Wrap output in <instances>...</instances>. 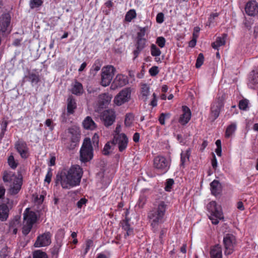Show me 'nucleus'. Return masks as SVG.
I'll return each instance as SVG.
<instances>
[{
    "mask_svg": "<svg viewBox=\"0 0 258 258\" xmlns=\"http://www.w3.org/2000/svg\"><path fill=\"white\" fill-rule=\"evenodd\" d=\"M88 200L85 198H81L77 203L78 208L81 209L83 205H86Z\"/></svg>",
    "mask_w": 258,
    "mask_h": 258,
    "instance_id": "nucleus-56",
    "label": "nucleus"
},
{
    "mask_svg": "<svg viewBox=\"0 0 258 258\" xmlns=\"http://www.w3.org/2000/svg\"><path fill=\"white\" fill-rule=\"evenodd\" d=\"M7 163L10 167L13 170L16 169L19 164L18 160L15 159L12 153L8 156Z\"/></svg>",
    "mask_w": 258,
    "mask_h": 258,
    "instance_id": "nucleus-33",
    "label": "nucleus"
},
{
    "mask_svg": "<svg viewBox=\"0 0 258 258\" xmlns=\"http://www.w3.org/2000/svg\"><path fill=\"white\" fill-rule=\"evenodd\" d=\"M33 256V258H48L46 253L40 250H37L34 251Z\"/></svg>",
    "mask_w": 258,
    "mask_h": 258,
    "instance_id": "nucleus-42",
    "label": "nucleus"
},
{
    "mask_svg": "<svg viewBox=\"0 0 258 258\" xmlns=\"http://www.w3.org/2000/svg\"><path fill=\"white\" fill-rule=\"evenodd\" d=\"M45 124L49 127L50 131H52L54 129V125H53L52 121L51 119H47L45 120Z\"/></svg>",
    "mask_w": 258,
    "mask_h": 258,
    "instance_id": "nucleus-59",
    "label": "nucleus"
},
{
    "mask_svg": "<svg viewBox=\"0 0 258 258\" xmlns=\"http://www.w3.org/2000/svg\"><path fill=\"white\" fill-rule=\"evenodd\" d=\"M170 162L164 156H158L154 159V167L162 175L166 173L169 169Z\"/></svg>",
    "mask_w": 258,
    "mask_h": 258,
    "instance_id": "nucleus-6",
    "label": "nucleus"
},
{
    "mask_svg": "<svg viewBox=\"0 0 258 258\" xmlns=\"http://www.w3.org/2000/svg\"><path fill=\"white\" fill-rule=\"evenodd\" d=\"M166 232L167 229L165 228L162 229L160 232L159 240L162 244L163 243V238L164 237Z\"/></svg>",
    "mask_w": 258,
    "mask_h": 258,
    "instance_id": "nucleus-57",
    "label": "nucleus"
},
{
    "mask_svg": "<svg viewBox=\"0 0 258 258\" xmlns=\"http://www.w3.org/2000/svg\"><path fill=\"white\" fill-rule=\"evenodd\" d=\"M164 21V14L162 13H159L156 16V22L161 24Z\"/></svg>",
    "mask_w": 258,
    "mask_h": 258,
    "instance_id": "nucleus-58",
    "label": "nucleus"
},
{
    "mask_svg": "<svg viewBox=\"0 0 258 258\" xmlns=\"http://www.w3.org/2000/svg\"><path fill=\"white\" fill-rule=\"evenodd\" d=\"M190 153L189 149H188V150H187L186 151V153L185 154H184L183 153H181V154H180V161H181L180 166L184 167V163L185 162V158H187L188 159L190 156Z\"/></svg>",
    "mask_w": 258,
    "mask_h": 258,
    "instance_id": "nucleus-41",
    "label": "nucleus"
},
{
    "mask_svg": "<svg viewBox=\"0 0 258 258\" xmlns=\"http://www.w3.org/2000/svg\"><path fill=\"white\" fill-rule=\"evenodd\" d=\"M128 83L127 77L122 75H118L114 79V90L115 88L121 87Z\"/></svg>",
    "mask_w": 258,
    "mask_h": 258,
    "instance_id": "nucleus-23",
    "label": "nucleus"
},
{
    "mask_svg": "<svg viewBox=\"0 0 258 258\" xmlns=\"http://www.w3.org/2000/svg\"><path fill=\"white\" fill-rule=\"evenodd\" d=\"M141 94L142 99L146 101L147 99L148 96L149 94V86L147 84H142L141 85Z\"/></svg>",
    "mask_w": 258,
    "mask_h": 258,
    "instance_id": "nucleus-34",
    "label": "nucleus"
},
{
    "mask_svg": "<svg viewBox=\"0 0 258 258\" xmlns=\"http://www.w3.org/2000/svg\"><path fill=\"white\" fill-rule=\"evenodd\" d=\"M165 115L164 113H162L160 114V116L159 117V121L161 125L165 124Z\"/></svg>",
    "mask_w": 258,
    "mask_h": 258,
    "instance_id": "nucleus-60",
    "label": "nucleus"
},
{
    "mask_svg": "<svg viewBox=\"0 0 258 258\" xmlns=\"http://www.w3.org/2000/svg\"><path fill=\"white\" fill-rule=\"evenodd\" d=\"M8 254L6 249H2L0 251V258H6Z\"/></svg>",
    "mask_w": 258,
    "mask_h": 258,
    "instance_id": "nucleus-64",
    "label": "nucleus"
},
{
    "mask_svg": "<svg viewBox=\"0 0 258 258\" xmlns=\"http://www.w3.org/2000/svg\"><path fill=\"white\" fill-rule=\"evenodd\" d=\"M69 133L71 135L70 138V142H71L70 149L76 146L77 144L79 142L80 135L77 133L73 128L69 129Z\"/></svg>",
    "mask_w": 258,
    "mask_h": 258,
    "instance_id": "nucleus-25",
    "label": "nucleus"
},
{
    "mask_svg": "<svg viewBox=\"0 0 258 258\" xmlns=\"http://www.w3.org/2000/svg\"><path fill=\"white\" fill-rule=\"evenodd\" d=\"M149 72L151 76H156L159 72L158 67L157 66L152 67L150 69Z\"/></svg>",
    "mask_w": 258,
    "mask_h": 258,
    "instance_id": "nucleus-52",
    "label": "nucleus"
},
{
    "mask_svg": "<svg viewBox=\"0 0 258 258\" xmlns=\"http://www.w3.org/2000/svg\"><path fill=\"white\" fill-rule=\"evenodd\" d=\"M92 141L93 143V144L95 148H97V149H99V137L97 133H95L93 135Z\"/></svg>",
    "mask_w": 258,
    "mask_h": 258,
    "instance_id": "nucleus-49",
    "label": "nucleus"
},
{
    "mask_svg": "<svg viewBox=\"0 0 258 258\" xmlns=\"http://www.w3.org/2000/svg\"><path fill=\"white\" fill-rule=\"evenodd\" d=\"M182 114L180 115L178 122L182 125L188 122L191 118V111L190 109L186 105L182 106Z\"/></svg>",
    "mask_w": 258,
    "mask_h": 258,
    "instance_id": "nucleus-17",
    "label": "nucleus"
},
{
    "mask_svg": "<svg viewBox=\"0 0 258 258\" xmlns=\"http://www.w3.org/2000/svg\"><path fill=\"white\" fill-rule=\"evenodd\" d=\"M174 183V181L172 178H169L166 180L165 182V190L166 191H170L172 188V186Z\"/></svg>",
    "mask_w": 258,
    "mask_h": 258,
    "instance_id": "nucleus-45",
    "label": "nucleus"
},
{
    "mask_svg": "<svg viewBox=\"0 0 258 258\" xmlns=\"http://www.w3.org/2000/svg\"><path fill=\"white\" fill-rule=\"evenodd\" d=\"M166 43V39L162 36H160L157 38L156 43L160 48H163L165 46Z\"/></svg>",
    "mask_w": 258,
    "mask_h": 258,
    "instance_id": "nucleus-48",
    "label": "nucleus"
},
{
    "mask_svg": "<svg viewBox=\"0 0 258 258\" xmlns=\"http://www.w3.org/2000/svg\"><path fill=\"white\" fill-rule=\"evenodd\" d=\"M131 89L130 87L122 89L114 97V104L121 106L128 102L131 98Z\"/></svg>",
    "mask_w": 258,
    "mask_h": 258,
    "instance_id": "nucleus-7",
    "label": "nucleus"
},
{
    "mask_svg": "<svg viewBox=\"0 0 258 258\" xmlns=\"http://www.w3.org/2000/svg\"><path fill=\"white\" fill-rule=\"evenodd\" d=\"M210 253L211 258H222L221 246L219 244L215 245L211 249Z\"/></svg>",
    "mask_w": 258,
    "mask_h": 258,
    "instance_id": "nucleus-30",
    "label": "nucleus"
},
{
    "mask_svg": "<svg viewBox=\"0 0 258 258\" xmlns=\"http://www.w3.org/2000/svg\"><path fill=\"white\" fill-rule=\"evenodd\" d=\"M151 53L152 56L157 57L160 55L161 51L155 44H152L151 45Z\"/></svg>",
    "mask_w": 258,
    "mask_h": 258,
    "instance_id": "nucleus-38",
    "label": "nucleus"
},
{
    "mask_svg": "<svg viewBox=\"0 0 258 258\" xmlns=\"http://www.w3.org/2000/svg\"><path fill=\"white\" fill-rule=\"evenodd\" d=\"M20 218L16 216L9 222V231H12L14 234H16L18 231V228L20 225Z\"/></svg>",
    "mask_w": 258,
    "mask_h": 258,
    "instance_id": "nucleus-26",
    "label": "nucleus"
},
{
    "mask_svg": "<svg viewBox=\"0 0 258 258\" xmlns=\"http://www.w3.org/2000/svg\"><path fill=\"white\" fill-rule=\"evenodd\" d=\"M24 223L29 224L33 226L38 220L37 216L34 211L30 210L29 208H27L23 214Z\"/></svg>",
    "mask_w": 258,
    "mask_h": 258,
    "instance_id": "nucleus-15",
    "label": "nucleus"
},
{
    "mask_svg": "<svg viewBox=\"0 0 258 258\" xmlns=\"http://www.w3.org/2000/svg\"><path fill=\"white\" fill-rule=\"evenodd\" d=\"M245 11L247 15L254 16L258 14V4L254 1H249L245 5Z\"/></svg>",
    "mask_w": 258,
    "mask_h": 258,
    "instance_id": "nucleus-16",
    "label": "nucleus"
},
{
    "mask_svg": "<svg viewBox=\"0 0 258 258\" xmlns=\"http://www.w3.org/2000/svg\"><path fill=\"white\" fill-rule=\"evenodd\" d=\"M111 73H113V66H110L103 68L102 70L101 81L102 86L106 87L110 84L112 79Z\"/></svg>",
    "mask_w": 258,
    "mask_h": 258,
    "instance_id": "nucleus-12",
    "label": "nucleus"
},
{
    "mask_svg": "<svg viewBox=\"0 0 258 258\" xmlns=\"http://www.w3.org/2000/svg\"><path fill=\"white\" fill-rule=\"evenodd\" d=\"M83 174L82 168L78 165H72L69 169H63L56 175L55 182L63 189H71L80 185Z\"/></svg>",
    "mask_w": 258,
    "mask_h": 258,
    "instance_id": "nucleus-1",
    "label": "nucleus"
},
{
    "mask_svg": "<svg viewBox=\"0 0 258 258\" xmlns=\"http://www.w3.org/2000/svg\"><path fill=\"white\" fill-rule=\"evenodd\" d=\"M167 207V205L165 202L160 201L157 207L150 211L148 214V217L151 222V225L154 229V232L157 230L158 225L163 222V219Z\"/></svg>",
    "mask_w": 258,
    "mask_h": 258,
    "instance_id": "nucleus-3",
    "label": "nucleus"
},
{
    "mask_svg": "<svg viewBox=\"0 0 258 258\" xmlns=\"http://www.w3.org/2000/svg\"><path fill=\"white\" fill-rule=\"evenodd\" d=\"M25 78L28 79V81L32 85L38 84L40 81L38 73L29 72L28 75L25 76Z\"/></svg>",
    "mask_w": 258,
    "mask_h": 258,
    "instance_id": "nucleus-31",
    "label": "nucleus"
},
{
    "mask_svg": "<svg viewBox=\"0 0 258 258\" xmlns=\"http://www.w3.org/2000/svg\"><path fill=\"white\" fill-rule=\"evenodd\" d=\"M111 145H113V140L108 142L105 145L102 150V154L104 155H108L110 153Z\"/></svg>",
    "mask_w": 258,
    "mask_h": 258,
    "instance_id": "nucleus-37",
    "label": "nucleus"
},
{
    "mask_svg": "<svg viewBox=\"0 0 258 258\" xmlns=\"http://www.w3.org/2000/svg\"><path fill=\"white\" fill-rule=\"evenodd\" d=\"M93 245V241L91 239H87L85 241V243L84 245V249L83 250V253L84 255H85L89 251L91 247Z\"/></svg>",
    "mask_w": 258,
    "mask_h": 258,
    "instance_id": "nucleus-39",
    "label": "nucleus"
},
{
    "mask_svg": "<svg viewBox=\"0 0 258 258\" xmlns=\"http://www.w3.org/2000/svg\"><path fill=\"white\" fill-rule=\"evenodd\" d=\"M51 234L49 232H45L39 235L34 243L35 247L47 246L51 242Z\"/></svg>",
    "mask_w": 258,
    "mask_h": 258,
    "instance_id": "nucleus-11",
    "label": "nucleus"
},
{
    "mask_svg": "<svg viewBox=\"0 0 258 258\" xmlns=\"http://www.w3.org/2000/svg\"><path fill=\"white\" fill-rule=\"evenodd\" d=\"M101 66L102 63L100 60L97 59L96 60H95L94 64L93 65L92 67V70H94L95 72H97L100 70Z\"/></svg>",
    "mask_w": 258,
    "mask_h": 258,
    "instance_id": "nucleus-50",
    "label": "nucleus"
},
{
    "mask_svg": "<svg viewBox=\"0 0 258 258\" xmlns=\"http://www.w3.org/2000/svg\"><path fill=\"white\" fill-rule=\"evenodd\" d=\"M128 214V210L127 209H126L124 212V215L125 216V220L123 221L122 223H121L122 228L126 231L125 233L124 234L125 237H126V236H131L134 234V229L131 227V226L129 224L130 219L127 217Z\"/></svg>",
    "mask_w": 258,
    "mask_h": 258,
    "instance_id": "nucleus-18",
    "label": "nucleus"
},
{
    "mask_svg": "<svg viewBox=\"0 0 258 258\" xmlns=\"http://www.w3.org/2000/svg\"><path fill=\"white\" fill-rule=\"evenodd\" d=\"M140 31L137 33V39H144L143 37L145 35L146 27L140 28Z\"/></svg>",
    "mask_w": 258,
    "mask_h": 258,
    "instance_id": "nucleus-53",
    "label": "nucleus"
},
{
    "mask_svg": "<svg viewBox=\"0 0 258 258\" xmlns=\"http://www.w3.org/2000/svg\"><path fill=\"white\" fill-rule=\"evenodd\" d=\"M52 176V171L51 168H49L46 174L44 181L45 182H47V183L49 184L51 180V178Z\"/></svg>",
    "mask_w": 258,
    "mask_h": 258,
    "instance_id": "nucleus-51",
    "label": "nucleus"
},
{
    "mask_svg": "<svg viewBox=\"0 0 258 258\" xmlns=\"http://www.w3.org/2000/svg\"><path fill=\"white\" fill-rule=\"evenodd\" d=\"M11 19L8 16H5L0 18V28L1 31L3 32H6L10 24Z\"/></svg>",
    "mask_w": 258,
    "mask_h": 258,
    "instance_id": "nucleus-29",
    "label": "nucleus"
},
{
    "mask_svg": "<svg viewBox=\"0 0 258 258\" xmlns=\"http://www.w3.org/2000/svg\"><path fill=\"white\" fill-rule=\"evenodd\" d=\"M33 226L26 223H24L22 228V233L24 235L26 236L31 231Z\"/></svg>",
    "mask_w": 258,
    "mask_h": 258,
    "instance_id": "nucleus-44",
    "label": "nucleus"
},
{
    "mask_svg": "<svg viewBox=\"0 0 258 258\" xmlns=\"http://www.w3.org/2000/svg\"><path fill=\"white\" fill-rule=\"evenodd\" d=\"M43 4L42 0H31L30 2V7L33 9L41 6Z\"/></svg>",
    "mask_w": 258,
    "mask_h": 258,
    "instance_id": "nucleus-47",
    "label": "nucleus"
},
{
    "mask_svg": "<svg viewBox=\"0 0 258 258\" xmlns=\"http://www.w3.org/2000/svg\"><path fill=\"white\" fill-rule=\"evenodd\" d=\"M93 151L90 139L85 138L80 151V160L84 163L90 161L93 157Z\"/></svg>",
    "mask_w": 258,
    "mask_h": 258,
    "instance_id": "nucleus-5",
    "label": "nucleus"
},
{
    "mask_svg": "<svg viewBox=\"0 0 258 258\" xmlns=\"http://www.w3.org/2000/svg\"><path fill=\"white\" fill-rule=\"evenodd\" d=\"M72 93L77 96H80L84 93V89L82 84L79 82L76 81L74 84L72 85Z\"/></svg>",
    "mask_w": 258,
    "mask_h": 258,
    "instance_id": "nucleus-28",
    "label": "nucleus"
},
{
    "mask_svg": "<svg viewBox=\"0 0 258 258\" xmlns=\"http://www.w3.org/2000/svg\"><path fill=\"white\" fill-rule=\"evenodd\" d=\"M227 97V94L223 91H219L215 100L212 102L210 107L209 119L212 122L214 121L219 116L221 109L224 106V101Z\"/></svg>",
    "mask_w": 258,
    "mask_h": 258,
    "instance_id": "nucleus-4",
    "label": "nucleus"
},
{
    "mask_svg": "<svg viewBox=\"0 0 258 258\" xmlns=\"http://www.w3.org/2000/svg\"><path fill=\"white\" fill-rule=\"evenodd\" d=\"M146 202V199L144 196H140L138 200V205L139 207L143 208Z\"/></svg>",
    "mask_w": 258,
    "mask_h": 258,
    "instance_id": "nucleus-55",
    "label": "nucleus"
},
{
    "mask_svg": "<svg viewBox=\"0 0 258 258\" xmlns=\"http://www.w3.org/2000/svg\"><path fill=\"white\" fill-rule=\"evenodd\" d=\"M83 127L85 129L93 130L96 127V125L92 118L90 116H87L83 122Z\"/></svg>",
    "mask_w": 258,
    "mask_h": 258,
    "instance_id": "nucleus-32",
    "label": "nucleus"
},
{
    "mask_svg": "<svg viewBox=\"0 0 258 258\" xmlns=\"http://www.w3.org/2000/svg\"><path fill=\"white\" fill-rule=\"evenodd\" d=\"M204 61V56L202 53H200L197 57L196 63V67L198 69L200 68L203 64Z\"/></svg>",
    "mask_w": 258,
    "mask_h": 258,
    "instance_id": "nucleus-46",
    "label": "nucleus"
},
{
    "mask_svg": "<svg viewBox=\"0 0 258 258\" xmlns=\"http://www.w3.org/2000/svg\"><path fill=\"white\" fill-rule=\"evenodd\" d=\"M146 39H137V42L135 44L136 49L133 51L135 59L137 58L140 52L146 47Z\"/></svg>",
    "mask_w": 258,
    "mask_h": 258,
    "instance_id": "nucleus-20",
    "label": "nucleus"
},
{
    "mask_svg": "<svg viewBox=\"0 0 258 258\" xmlns=\"http://www.w3.org/2000/svg\"><path fill=\"white\" fill-rule=\"evenodd\" d=\"M136 11L134 9H131L126 13L125 16V20L127 22H131L136 17Z\"/></svg>",
    "mask_w": 258,
    "mask_h": 258,
    "instance_id": "nucleus-36",
    "label": "nucleus"
},
{
    "mask_svg": "<svg viewBox=\"0 0 258 258\" xmlns=\"http://www.w3.org/2000/svg\"><path fill=\"white\" fill-rule=\"evenodd\" d=\"M67 102L68 113L73 114L77 107L76 100L73 96H69L67 99Z\"/></svg>",
    "mask_w": 258,
    "mask_h": 258,
    "instance_id": "nucleus-27",
    "label": "nucleus"
},
{
    "mask_svg": "<svg viewBox=\"0 0 258 258\" xmlns=\"http://www.w3.org/2000/svg\"><path fill=\"white\" fill-rule=\"evenodd\" d=\"M121 129V127L120 124H117V125H116L115 130L114 131V132L115 133V136H117L118 135L121 134V133H120Z\"/></svg>",
    "mask_w": 258,
    "mask_h": 258,
    "instance_id": "nucleus-63",
    "label": "nucleus"
},
{
    "mask_svg": "<svg viewBox=\"0 0 258 258\" xmlns=\"http://www.w3.org/2000/svg\"><path fill=\"white\" fill-rule=\"evenodd\" d=\"M207 209L212 216L219 218V219L224 218L221 206L218 205L215 201L210 202L207 205Z\"/></svg>",
    "mask_w": 258,
    "mask_h": 258,
    "instance_id": "nucleus-13",
    "label": "nucleus"
},
{
    "mask_svg": "<svg viewBox=\"0 0 258 258\" xmlns=\"http://www.w3.org/2000/svg\"><path fill=\"white\" fill-rule=\"evenodd\" d=\"M101 118L105 126H108L113 124V110H106L101 114Z\"/></svg>",
    "mask_w": 258,
    "mask_h": 258,
    "instance_id": "nucleus-19",
    "label": "nucleus"
},
{
    "mask_svg": "<svg viewBox=\"0 0 258 258\" xmlns=\"http://www.w3.org/2000/svg\"><path fill=\"white\" fill-rule=\"evenodd\" d=\"M227 37V34L223 33L222 34V37H218L216 39L215 42L219 46H221L225 44V39Z\"/></svg>",
    "mask_w": 258,
    "mask_h": 258,
    "instance_id": "nucleus-40",
    "label": "nucleus"
},
{
    "mask_svg": "<svg viewBox=\"0 0 258 258\" xmlns=\"http://www.w3.org/2000/svg\"><path fill=\"white\" fill-rule=\"evenodd\" d=\"M258 84V68L252 71L249 75L248 85L253 89L254 86Z\"/></svg>",
    "mask_w": 258,
    "mask_h": 258,
    "instance_id": "nucleus-21",
    "label": "nucleus"
},
{
    "mask_svg": "<svg viewBox=\"0 0 258 258\" xmlns=\"http://www.w3.org/2000/svg\"><path fill=\"white\" fill-rule=\"evenodd\" d=\"M44 199V196L41 195L39 197L37 196L35 199V201L38 204H41L43 203Z\"/></svg>",
    "mask_w": 258,
    "mask_h": 258,
    "instance_id": "nucleus-61",
    "label": "nucleus"
},
{
    "mask_svg": "<svg viewBox=\"0 0 258 258\" xmlns=\"http://www.w3.org/2000/svg\"><path fill=\"white\" fill-rule=\"evenodd\" d=\"M6 189L2 185H0V199H3L5 194Z\"/></svg>",
    "mask_w": 258,
    "mask_h": 258,
    "instance_id": "nucleus-62",
    "label": "nucleus"
},
{
    "mask_svg": "<svg viewBox=\"0 0 258 258\" xmlns=\"http://www.w3.org/2000/svg\"><path fill=\"white\" fill-rule=\"evenodd\" d=\"M14 207L13 200L7 198L4 202L0 204V221L4 222L9 218L10 211Z\"/></svg>",
    "mask_w": 258,
    "mask_h": 258,
    "instance_id": "nucleus-8",
    "label": "nucleus"
},
{
    "mask_svg": "<svg viewBox=\"0 0 258 258\" xmlns=\"http://www.w3.org/2000/svg\"><path fill=\"white\" fill-rule=\"evenodd\" d=\"M2 178L6 185L9 187L10 195H16L19 192L23 183L21 175L18 176L11 171L5 170L3 172Z\"/></svg>",
    "mask_w": 258,
    "mask_h": 258,
    "instance_id": "nucleus-2",
    "label": "nucleus"
},
{
    "mask_svg": "<svg viewBox=\"0 0 258 258\" xmlns=\"http://www.w3.org/2000/svg\"><path fill=\"white\" fill-rule=\"evenodd\" d=\"M210 188L211 194L215 196H217L220 195L222 190V186L219 181L217 180H214L210 183Z\"/></svg>",
    "mask_w": 258,
    "mask_h": 258,
    "instance_id": "nucleus-22",
    "label": "nucleus"
},
{
    "mask_svg": "<svg viewBox=\"0 0 258 258\" xmlns=\"http://www.w3.org/2000/svg\"><path fill=\"white\" fill-rule=\"evenodd\" d=\"M128 139L124 133H121L117 136H114V145L117 144L119 151H124L127 146Z\"/></svg>",
    "mask_w": 258,
    "mask_h": 258,
    "instance_id": "nucleus-14",
    "label": "nucleus"
},
{
    "mask_svg": "<svg viewBox=\"0 0 258 258\" xmlns=\"http://www.w3.org/2000/svg\"><path fill=\"white\" fill-rule=\"evenodd\" d=\"M236 242V238L232 234H226L223 238V243L225 248V254H231L234 251V245Z\"/></svg>",
    "mask_w": 258,
    "mask_h": 258,
    "instance_id": "nucleus-9",
    "label": "nucleus"
},
{
    "mask_svg": "<svg viewBox=\"0 0 258 258\" xmlns=\"http://www.w3.org/2000/svg\"><path fill=\"white\" fill-rule=\"evenodd\" d=\"M236 124L234 123H232L229 125L225 132V137L226 138H229L232 134L235 132L236 130Z\"/></svg>",
    "mask_w": 258,
    "mask_h": 258,
    "instance_id": "nucleus-35",
    "label": "nucleus"
},
{
    "mask_svg": "<svg viewBox=\"0 0 258 258\" xmlns=\"http://www.w3.org/2000/svg\"><path fill=\"white\" fill-rule=\"evenodd\" d=\"M248 100L246 99H243L239 101L238 107L240 110H246L248 107Z\"/></svg>",
    "mask_w": 258,
    "mask_h": 258,
    "instance_id": "nucleus-43",
    "label": "nucleus"
},
{
    "mask_svg": "<svg viewBox=\"0 0 258 258\" xmlns=\"http://www.w3.org/2000/svg\"><path fill=\"white\" fill-rule=\"evenodd\" d=\"M111 97L107 94L104 93L99 96L98 104L100 108L105 107L110 102Z\"/></svg>",
    "mask_w": 258,
    "mask_h": 258,
    "instance_id": "nucleus-24",
    "label": "nucleus"
},
{
    "mask_svg": "<svg viewBox=\"0 0 258 258\" xmlns=\"http://www.w3.org/2000/svg\"><path fill=\"white\" fill-rule=\"evenodd\" d=\"M212 159L211 160L212 166L213 169L216 170L217 167V159H216V156L214 153H213V152L212 153Z\"/></svg>",
    "mask_w": 258,
    "mask_h": 258,
    "instance_id": "nucleus-54",
    "label": "nucleus"
},
{
    "mask_svg": "<svg viewBox=\"0 0 258 258\" xmlns=\"http://www.w3.org/2000/svg\"><path fill=\"white\" fill-rule=\"evenodd\" d=\"M15 149L22 159H26L29 156V149L26 142L19 139L15 143Z\"/></svg>",
    "mask_w": 258,
    "mask_h": 258,
    "instance_id": "nucleus-10",
    "label": "nucleus"
}]
</instances>
